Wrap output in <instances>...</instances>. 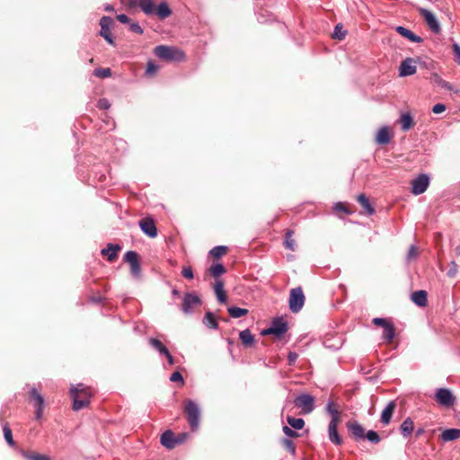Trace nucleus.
<instances>
[{"instance_id": "59", "label": "nucleus", "mask_w": 460, "mask_h": 460, "mask_svg": "<svg viewBox=\"0 0 460 460\" xmlns=\"http://www.w3.org/2000/svg\"><path fill=\"white\" fill-rule=\"evenodd\" d=\"M445 111H446V105H444L442 103H437L432 108V111L436 114L442 113Z\"/></svg>"}, {"instance_id": "37", "label": "nucleus", "mask_w": 460, "mask_h": 460, "mask_svg": "<svg viewBox=\"0 0 460 460\" xmlns=\"http://www.w3.org/2000/svg\"><path fill=\"white\" fill-rule=\"evenodd\" d=\"M208 271L209 272V274L214 277V278H218L220 277L221 275H223L224 273H226V268L220 264V263H217V264H213L208 270Z\"/></svg>"}, {"instance_id": "61", "label": "nucleus", "mask_w": 460, "mask_h": 460, "mask_svg": "<svg viewBox=\"0 0 460 460\" xmlns=\"http://www.w3.org/2000/svg\"><path fill=\"white\" fill-rule=\"evenodd\" d=\"M117 20L121 23H129L130 19L126 14H119L117 15Z\"/></svg>"}, {"instance_id": "52", "label": "nucleus", "mask_w": 460, "mask_h": 460, "mask_svg": "<svg viewBox=\"0 0 460 460\" xmlns=\"http://www.w3.org/2000/svg\"><path fill=\"white\" fill-rule=\"evenodd\" d=\"M181 275L188 279H193V271L190 266L182 267Z\"/></svg>"}, {"instance_id": "57", "label": "nucleus", "mask_w": 460, "mask_h": 460, "mask_svg": "<svg viewBox=\"0 0 460 460\" xmlns=\"http://www.w3.org/2000/svg\"><path fill=\"white\" fill-rule=\"evenodd\" d=\"M372 322L375 325L381 326L383 328H385L387 324L390 323V322H388L385 318H374Z\"/></svg>"}, {"instance_id": "12", "label": "nucleus", "mask_w": 460, "mask_h": 460, "mask_svg": "<svg viewBox=\"0 0 460 460\" xmlns=\"http://www.w3.org/2000/svg\"><path fill=\"white\" fill-rule=\"evenodd\" d=\"M200 298L194 295L188 293L184 296L182 301V311L186 314L190 313L195 307L200 305Z\"/></svg>"}, {"instance_id": "21", "label": "nucleus", "mask_w": 460, "mask_h": 460, "mask_svg": "<svg viewBox=\"0 0 460 460\" xmlns=\"http://www.w3.org/2000/svg\"><path fill=\"white\" fill-rule=\"evenodd\" d=\"M411 301L420 307H424L428 304V294L425 290H418L411 294Z\"/></svg>"}, {"instance_id": "43", "label": "nucleus", "mask_w": 460, "mask_h": 460, "mask_svg": "<svg viewBox=\"0 0 460 460\" xmlns=\"http://www.w3.org/2000/svg\"><path fill=\"white\" fill-rule=\"evenodd\" d=\"M3 431H4V436L6 442L10 446H13L14 441L13 438V432H12V429H10L8 423H5V425L4 426Z\"/></svg>"}, {"instance_id": "53", "label": "nucleus", "mask_w": 460, "mask_h": 460, "mask_svg": "<svg viewBox=\"0 0 460 460\" xmlns=\"http://www.w3.org/2000/svg\"><path fill=\"white\" fill-rule=\"evenodd\" d=\"M170 380L172 382H180L181 385H184V380H183L182 375L178 371H175L172 374Z\"/></svg>"}, {"instance_id": "27", "label": "nucleus", "mask_w": 460, "mask_h": 460, "mask_svg": "<svg viewBox=\"0 0 460 460\" xmlns=\"http://www.w3.org/2000/svg\"><path fill=\"white\" fill-rule=\"evenodd\" d=\"M357 200L367 215H373L376 212L374 207L370 204L368 198L365 194H359L357 197Z\"/></svg>"}, {"instance_id": "51", "label": "nucleus", "mask_w": 460, "mask_h": 460, "mask_svg": "<svg viewBox=\"0 0 460 460\" xmlns=\"http://www.w3.org/2000/svg\"><path fill=\"white\" fill-rule=\"evenodd\" d=\"M158 71V66H156L153 62H148L146 66V75H154Z\"/></svg>"}, {"instance_id": "29", "label": "nucleus", "mask_w": 460, "mask_h": 460, "mask_svg": "<svg viewBox=\"0 0 460 460\" xmlns=\"http://www.w3.org/2000/svg\"><path fill=\"white\" fill-rule=\"evenodd\" d=\"M294 230L288 229L285 234L284 246L286 249H288L290 251H296V243L294 239Z\"/></svg>"}, {"instance_id": "44", "label": "nucleus", "mask_w": 460, "mask_h": 460, "mask_svg": "<svg viewBox=\"0 0 460 460\" xmlns=\"http://www.w3.org/2000/svg\"><path fill=\"white\" fill-rule=\"evenodd\" d=\"M281 443H282V447L286 450L289 451L292 455L296 454V447H295L294 442L291 439L283 438Z\"/></svg>"}, {"instance_id": "9", "label": "nucleus", "mask_w": 460, "mask_h": 460, "mask_svg": "<svg viewBox=\"0 0 460 460\" xmlns=\"http://www.w3.org/2000/svg\"><path fill=\"white\" fill-rule=\"evenodd\" d=\"M29 399L30 401L34 402V406L36 407V419H41L43 414L44 398L36 388H31V391L29 392Z\"/></svg>"}, {"instance_id": "41", "label": "nucleus", "mask_w": 460, "mask_h": 460, "mask_svg": "<svg viewBox=\"0 0 460 460\" xmlns=\"http://www.w3.org/2000/svg\"><path fill=\"white\" fill-rule=\"evenodd\" d=\"M205 324L211 329H217V320L211 312H207L204 318Z\"/></svg>"}, {"instance_id": "22", "label": "nucleus", "mask_w": 460, "mask_h": 460, "mask_svg": "<svg viewBox=\"0 0 460 460\" xmlns=\"http://www.w3.org/2000/svg\"><path fill=\"white\" fill-rule=\"evenodd\" d=\"M347 428L355 438H363L365 437L363 427L357 421H349Z\"/></svg>"}, {"instance_id": "28", "label": "nucleus", "mask_w": 460, "mask_h": 460, "mask_svg": "<svg viewBox=\"0 0 460 460\" xmlns=\"http://www.w3.org/2000/svg\"><path fill=\"white\" fill-rule=\"evenodd\" d=\"M214 290H215V293H216L218 302H220L222 304L226 303L227 296H226V291L224 290V282L222 280H217L215 283Z\"/></svg>"}, {"instance_id": "7", "label": "nucleus", "mask_w": 460, "mask_h": 460, "mask_svg": "<svg viewBox=\"0 0 460 460\" xmlns=\"http://www.w3.org/2000/svg\"><path fill=\"white\" fill-rule=\"evenodd\" d=\"M314 402L315 400L314 396L303 394L295 399L294 403L296 407L301 409V412L303 414H309L314 409Z\"/></svg>"}, {"instance_id": "31", "label": "nucleus", "mask_w": 460, "mask_h": 460, "mask_svg": "<svg viewBox=\"0 0 460 460\" xmlns=\"http://www.w3.org/2000/svg\"><path fill=\"white\" fill-rule=\"evenodd\" d=\"M414 424L412 420L408 417L401 425V432L403 437H409L413 431Z\"/></svg>"}, {"instance_id": "49", "label": "nucleus", "mask_w": 460, "mask_h": 460, "mask_svg": "<svg viewBox=\"0 0 460 460\" xmlns=\"http://www.w3.org/2000/svg\"><path fill=\"white\" fill-rule=\"evenodd\" d=\"M418 257V248L414 245H411L407 253V261H411L415 260Z\"/></svg>"}, {"instance_id": "36", "label": "nucleus", "mask_w": 460, "mask_h": 460, "mask_svg": "<svg viewBox=\"0 0 460 460\" xmlns=\"http://www.w3.org/2000/svg\"><path fill=\"white\" fill-rule=\"evenodd\" d=\"M228 251L229 249L227 246L219 245L210 250L209 254L215 259H219L222 256L226 255L228 252Z\"/></svg>"}, {"instance_id": "50", "label": "nucleus", "mask_w": 460, "mask_h": 460, "mask_svg": "<svg viewBox=\"0 0 460 460\" xmlns=\"http://www.w3.org/2000/svg\"><path fill=\"white\" fill-rule=\"evenodd\" d=\"M454 60L460 65V46L457 43H454L452 46Z\"/></svg>"}, {"instance_id": "62", "label": "nucleus", "mask_w": 460, "mask_h": 460, "mask_svg": "<svg viewBox=\"0 0 460 460\" xmlns=\"http://www.w3.org/2000/svg\"><path fill=\"white\" fill-rule=\"evenodd\" d=\"M139 5V0H127V6L128 9H134Z\"/></svg>"}, {"instance_id": "48", "label": "nucleus", "mask_w": 460, "mask_h": 460, "mask_svg": "<svg viewBox=\"0 0 460 460\" xmlns=\"http://www.w3.org/2000/svg\"><path fill=\"white\" fill-rule=\"evenodd\" d=\"M336 212H343L345 214H351V210L342 202H338L334 205Z\"/></svg>"}, {"instance_id": "6", "label": "nucleus", "mask_w": 460, "mask_h": 460, "mask_svg": "<svg viewBox=\"0 0 460 460\" xmlns=\"http://www.w3.org/2000/svg\"><path fill=\"white\" fill-rule=\"evenodd\" d=\"M288 332V323L282 318H276L272 321L270 327L261 331V334L274 335L278 338L281 337Z\"/></svg>"}, {"instance_id": "26", "label": "nucleus", "mask_w": 460, "mask_h": 460, "mask_svg": "<svg viewBox=\"0 0 460 460\" xmlns=\"http://www.w3.org/2000/svg\"><path fill=\"white\" fill-rule=\"evenodd\" d=\"M460 438V429H445L440 434V438L447 442V441H453Z\"/></svg>"}, {"instance_id": "11", "label": "nucleus", "mask_w": 460, "mask_h": 460, "mask_svg": "<svg viewBox=\"0 0 460 460\" xmlns=\"http://www.w3.org/2000/svg\"><path fill=\"white\" fill-rule=\"evenodd\" d=\"M160 442L164 447L172 449L177 445L181 444L182 439H179V438H176V436L172 430H166L162 434Z\"/></svg>"}, {"instance_id": "34", "label": "nucleus", "mask_w": 460, "mask_h": 460, "mask_svg": "<svg viewBox=\"0 0 460 460\" xmlns=\"http://www.w3.org/2000/svg\"><path fill=\"white\" fill-rule=\"evenodd\" d=\"M139 7L147 15L155 13L154 0H139Z\"/></svg>"}, {"instance_id": "19", "label": "nucleus", "mask_w": 460, "mask_h": 460, "mask_svg": "<svg viewBox=\"0 0 460 460\" xmlns=\"http://www.w3.org/2000/svg\"><path fill=\"white\" fill-rule=\"evenodd\" d=\"M340 421H338L337 418L335 417L334 420H331L329 423V438L330 440L334 443L335 445H341L342 439L340 437L337 427Z\"/></svg>"}, {"instance_id": "8", "label": "nucleus", "mask_w": 460, "mask_h": 460, "mask_svg": "<svg viewBox=\"0 0 460 460\" xmlns=\"http://www.w3.org/2000/svg\"><path fill=\"white\" fill-rule=\"evenodd\" d=\"M419 13L424 19L426 24L430 29V31L436 34L439 33L441 31L440 24L438 22L436 16L429 10L423 7L417 8Z\"/></svg>"}, {"instance_id": "64", "label": "nucleus", "mask_w": 460, "mask_h": 460, "mask_svg": "<svg viewBox=\"0 0 460 460\" xmlns=\"http://www.w3.org/2000/svg\"><path fill=\"white\" fill-rule=\"evenodd\" d=\"M455 252H456V255L460 256V244L456 247Z\"/></svg>"}, {"instance_id": "1", "label": "nucleus", "mask_w": 460, "mask_h": 460, "mask_svg": "<svg viewBox=\"0 0 460 460\" xmlns=\"http://www.w3.org/2000/svg\"><path fill=\"white\" fill-rule=\"evenodd\" d=\"M70 394L73 399V410L79 411L90 404L92 393L89 388L83 384H79L70 389Z\"/></svg>"}, {"instance_id": "14", "label": "nucleus", "mask_w": 460, "mask_h": 460, "mask_svg": "<svg viewBox=\"0 0 460 460\" xmlns=\"http://www.w3.org/2000/svg\"><path fill=\"white\" fill-rule=\"evenodd\" d=\"M429 177L425 174L420 175L411 182V192L415 195L423 193L429 186Z\"/></svg>"}, {"instance_id": "35", "label": "nucleus", "mask_w": 460, "mask_h": 460, "mask_svg": "<svg viewBox=\"0 0 460 460\" xmlns=\"http://www.w3.org/2000/svg\"><path fill=\"white\" fill-rule=\"evenodd\" d=\"M394 335H395V329H394L393 323H390L384 328L383 338H384V340L386 341L387 343H391L394 341Z\"/></svg>"}, {"instance_id": "42", "label": "nucleus", "mask_w": 460, "mask_h": 460, "mask_svg": "<svg viewBox=\"0 0 460 460\" xmlns=\"http://www.w3.org/2000/svg\"><path fill=\"white\" fill-rule=\"evenodd\" d=\"M346 34L347 31L343 30V26L341 23H338L334 28V31L332 34V37L341 40L345 38Z\"/></svg>"}, {"instance_id": "18", "label": "nucleus", "mask_w": 460, "mask_h": 460, "mask_svg": "<svg viewBox=\"0 0 460 460\" xmlns=\"http://www.w3.org/2000/svg\"><path fill=\"white\" fill-rule=\"evenodd\" d=\"M121 250L120 245L108 243L106 248L102 250V254L107 257V261L110 262H113L118 258V252Z\"/></svg>"}, {"instance_id": "25", "label": "nucleus", "mask_w": 460, "mask_h": 460, "mask_svg": "<svg viewBox=\"0 0 460 460\" xmlns=\"http://www.w3.org/2000/svg\"><path fill=\"white\" fill-rule=\"evenodd\" d=\"M399 122L402 125V131H407L415 126V122L413 120L412 116L408 112L402 113L401 115Z\"/></svg>"}, {"instance_id": "16", "label": "nucleus", "mask_w": 460, "mask_h": 460, "mask_svg": "<svg viewBox=\"0 0 460 460\" xmlns=\"http://www.w3.org/2000/svg\"><path fill=\"white\" fill-rule=\"evenodd\" d=\"M394 134L387 126H384L378 129L376 134L375 141L378 145H387L391 142Z\"/></svg>"}, {"instance_id": "38", "label": "nucleus", "mask_w": 460, "mask_h": 460, "mask_svg": "<svg viewBox=\"0 0 460 460\" xmlns=\"http://www.w3.org/2000/svg\"><path fill=\"white\" fill-rule=\"evenodd\" d=\"M287 421H288V425H290V427L295 429H301L305 426V420L301 418H295L292 416H288Z\"/></svg>"}, {"instance_id": "60", "label": "nucleus", "mask_w": 460, "mask_h": 460, "mask_svg": "<svg viewBox=\"0 0 460 460\" xmlns=\"http://www.w3.org/2000/svg\"><path fill=\"white\" fill-rule=\"evenodd\" d=\"M298 355L296 352L290 351L288 355V364L293 365L297 359Z\"/></svg>"}, {"instance_id": "46", "label": "nucleus", "mask_w": 460, "mask_h": 460, "mask_svg": "<svg viewBox=\"0 0 460 460\" xmlns=\"http://www.w3.org/2000/svg\"><path fill=\"white\" fill-rule=\"evenodd\" d=\"M326 409H327L328 412L332 415V420H334V418L336 417L338 421H341L340 412L334 407V403L333 402H329L327 407H326Z\"/></svg>"}, {"instance_id": "3", "label": "nucleus", "mask_w": 460, "mask_h": 460, "mask_svg": "<svg viewBox=\"0 0 460 460\" xmlns=\"http://www.w3.org/2000/svg\"><path fill=\"white\" fill-rule=\"evenodd\" d=\"M183 412L192 431L199 429L200 420V410L199 405L190 399L184 401Z\"/></svg>"}, {"instance_id": "32", "label": "nucleus", "mask_w": 460, "mask_h": 460, "mask_svg": "<svg viewBox=\"0 0 460 460\" xmlns=\"http://www.w3.org/2000/svg\"><path fill=\"white\" fill-rule=\"evenodd\" d=\"M430 82L438 87L452 90L450 84L443 80L437 73L431 74Z\"/></svg>"}, {"instance_id": "45", "label": "nucleus", "mask_w": 460, "mask_h": 460, "mask_svg": "<svg viewBox=\"0 0 460 460\" xmlns=\"http://www.w3.org/2000/svg\"><path fill=\"white\" fill-rule=\"evenodd\" d=\"M93 74L99 78H106L111 75V68H97Z\"/></svg>"}, {"instance_id": "54", "label": "nucleus", "mask_w": 460, "mask_h": 460, "mask_svg": "<svg viewBox=\"0 0 460 460\" xmlns=\"http://www.w3.org/2000/svg\"><path fill=\"white\" fill-rule=\"evenodd\" d=\"M129 30L137 34H143V29L137 22H129Z\"/></svg>"}, {"instance_id": "2", "label": "nucleus", "mask_w": 460, "mask_h": 460, "mask_svg": "<svg viewBox=\"0 0 460 460\" xmlns=\"http://www.w3.org/2000/svg\"><path fill=\"white\" fill-rule=\"evenodd\" d=\"M154 53L159 58L165 61H181L185 58L182 50L176 47L159 45L155 48Z\"/></svg>"}, {"instance_id": "23", "label": "nucleus", "mask_w": 460, "mask_h": 460, "mask_svg": "<svg viewBox=\"0 0 460 460\" xmlns=\"http://www.w3.org/2000/svg\"><path fill=\"white\" fill-rule=\"evenodd\" d=\"M395 31L402 37L408 39L409 40L412 42H422V38L420 36L415 35L411 31L402 27V26H397L395 28Z\"/></svg>"}, {"instance_id": "33", "label": "nucleus", "mask_w": 460, "mask_h": 460, "mask_svg": "<svg viewBox=\"0 0 460 460\" xmlns=\"http://www.w3.org/2000/svg\"><path fill=\"white\" fill-rule=\"evenodd\" d=\"M148 342L155 349L159 351L160 354H168V349L165 347V345L163 344V342L160 340L156 338H150L148 340Z\"/></svg>"}, {"instance_id": "56", "label": "nucleus", "mask_w": 460, "mask_h": 460, "mask_svg": "<svg viewBox=\"0 0 460 460\" xmlns=\"http://www.w3.org/2000/svg\"><path fill=\"white\" fill-rule=\"evenodd\" d=\"M97 107L101 110H108L111 107V103L107 99L102 98L98 101Z\"/></svg>"}, {"instance_id": "24", "label": "nucleus", "mask_w": 460, "mask_h": 460, "mask_svg": "<svg viewBox=\"0 0 460 460\" xmlns=\"http://www.w3.org/2000/svg\"><path fill=\"white\" fill-rule=\"evenodd\" d=\"M155 13L159 17V19L164 20L171 16L172 12L167 4L163 2L160 3L156 8H155Z\"/></svg>"}, {"instance_id": "30", "label": "nucleus", "mask_w": 460, "mask_h": 460, "mask_svg": "<svg viewBox=\"0 0 460 460\" xmlns=\"http://www.w3.org/2000/svg\"><path fill=\"white\" fill-rule=\"evenodd\" d=\"M239 339L245 347H252L254 344V336L249 329L240 332Z\"/></svg>"}, {"instance_id": "63", "label": "nucleus", "mask_w": 460, "mask_h": 460, "mask_svg": "<svg viewBox=\"0 0 460 460\" xmlns=\"http://www.w3.org/2000/svg\"><path fill=\"white\" fill-rule=\"evenodd\" d=\"M168 360V363L172 366L174 364V359L172 358V356L171 355V353L168 351V354H165L164 355Z\"/></svg>"}, {"instance_id": "20", "label": "nucleus", "mask_w": 460, "mask_h": 460, "mask_svg": "<svg viewBox=\"0 0 460 460\" xmlns=\"http://www.w3.org/2000/svg\"><path fill=\"white\" fill-rule=\"evenodd\" d=\"M396 408V403L394 401H391L386 407L383 410L381 414V422L384 425H388L391 421V419L394 415V412Z\"/></svg>"}, {"instance_id": "10", "label": "nucleus", "mask_w": 460, "mask_h": 460, "mask_svg": "<svg viewBox=\"0 0 460 460\" xmlns=\"http://www.w3.org/2000/svg\"><path fill=\"white\" fill-rule=\"evenodd\" d=\"M124 261L130 265L131 273L138 276L141 271L139 255L134 251H128L124 255Z\"/></svg>"}, {"instance_id": "4", "label": "nucleus", "mask_w": 460, "mask_h": 460, "mask_svg": "<svg viewBox=\"0 0 460 460\" xmlns=\"http://www.w3.org/2000/svg\"><path fill=\"white\" fill-rule=\"evenodd\" d=\"M305 301V296L301 287H297L290 290L288 305L292 313L296 314L300 312L304 306Z\"/></svg>"}, {"instance_id": "58", "label": "nucleus", "mask_w": 460, "mask_h": 460, "mask_svg": "<svg viewBox=\"0 0 460 460\" xmlns=\"http://www.w3.org/2000/svg\"><path fill=\"white\" fill-rule=\"evenodd\" d=\"M457 273V264L455 261H451L450 269L447 272V275L451 278L455 277Z\"/></svg>"}, {"instance_id": "55", "label": "nucleus", "mask_w": 460, "mask_h": 460, "mask_svg": "<svg viewBox=\"0 0 460 460\" xmlns=\"http://www.w3.org/2000/svg\"><path fill=\"white\" fill-rule=\"evenodd\" d=\"M283 432L286 436H288L289 438H297L298 437V433L296 431L293 430L292 428H289L288 426L283 427Z\"/></svg>"}, {"instance_id": "17", "label": "nucleus", "mask_w": 460, "mask_h": 460, "mask_svg": "<svg viewBox=\"0 0 460 460\" xmlns=\"http://www.w3.org/2000/svg\"><path fill=\"white\" fill-rule=\"evenodd\" d=\"M416 60L411 58L404 59L400 66V75L408 76L412 75L416 73Z\"/></svg>"}, {"instance_id": "47", "label": "nucleus", "mask_w": 460, "mask_h": 460, "mask_svg": "<svg viewBox=\"0 0 460 460\" xmlns=\"http://www.w3.org/2000/svg\"><path fill=\"white\" fill-rule=\"evenodd\" d=\"M365 437L372 443L374 444H377L380 442V437L379 435L374 431V430H369L367 432V434L365 435Z\"/></svg>"}, {"instance_id": "13", "label": "nucleus", "mask_w": 460, "mask_h": 460, "mask_svg": "<svg viewBox=\"0 0 460 460\" xmlns=\"http://www.w3.org/2000/svg\"><path fill=\"white\" fill-rule=\"evenodd\" d=\"M113 21L111 17L103 16L100 21L101 31L100 35L103 37L110 44L114 45L113 39L111 33V26Z\"/></svg>"}, {"instance_id": "39", "label": "nucleus", "mask_w": 460, "mask_h": 460, "mask_svg": "<svg viewBox=\"0 0 460 460\" xmlns=\"http://www.w3.org/2000/svg\"><path fill=\"white\" fill-rule=\"evenodd\" d=\"M229 314L234 318H239L242 316H244L248 314V309L245 308H240L236 306H230L227 309Z\"/></svg>"}, {"instance_id": "15", "label": "nucleus", "mask_w": 460, "mask_h": 460, "mask_svg": "<svg viewBox=\"0 0 460 460\" xmlns=\"http://www.w3.org/2000/svg\"><path fill=\"white\" fill-rule=\"evenodd\" d=\"M141 230L149 237L155 238L157 235V229L155 221L151 217H144L139 221Z\"/></svg>"}, {"instance_id": "40", "label": "nucleus", "mask_w": 460, "mask_h": 460, "mask_svg": "<svg viewBox=\"0 0 460 460\" xmlns=\"http://www.w3.org/2000/svg\"><path fill=\"white\" fill-rule=\"evenodd\" d=\"M22 456L27 460H51L48 456L38 454V453H35V452L24 451L22 453Z\"/></svg>"}, {"instance_id": "5", "label": "nucleus", "mask_w": 460, "mask_h": 460, "mask_svg": "<svg viewBox=\"0 0 460 460\" xmlns=\"http://www.w3.org/2000/svg\"><path fill=\"white\" fill-rule=\"evenodd\" d=\"M435 401L445 408H452L456 401V396L448 388H438L434 395Z\"/></svg>"}]
</instances>
